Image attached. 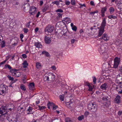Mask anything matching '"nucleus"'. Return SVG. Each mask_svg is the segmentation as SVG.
I'll use <instances>...</instances> for the list:
<instances>
[{"label": "nucleus", "instance_id": "obj_1", "mask_svg": "<svg viewBox=\"0 0 122 122\" xmlns=\"http://www.w3.org/2000/svg\"><path fill=\"white\" fill-rule=\"evenodd\" d=\"M99 51L100 54L103 56L102 58L104 60L106 61L108 58V56L106 51L107 49V47L104 45H101L99 46Z\"/></svg>", "mask_w": 122, "mask_h": 122}, {"label": "nucleus", "instance_id": "obj_2", "mask_svg": "<svg viewBox=\"0 0 122 122\" xmlns=\"http://www.w3.org/2000/svg\"><path fill=\"white\" fill-rule=\"evenodd\" d=\"M106 19L105 18H102V22L101 23V25L98 28V29H99L98 35V37L101 36L104 32V28L106 25Z\"/></svg>", "mask_w": 122, "mask_h": 122}, {"label": "nucleus", "instance_id": "obj_3", "mask_svg": "<svg viewBox=\"0 0 122 122\" xmlns=\"http://www.w3.org/2000/svg\"><path fill=\"white\" fill-rule=\"evenodd\" d=\"M43 77L46 81H53L55 79V76L52 73L48 72L45 74Z\"/></svg>", "mask_w": 122, "mask_h": 122}, {"label": "nucleus", "instance_id": "obj_4", "mask_svg": "<svg viewBox=\"0 0 122 122\" xmlns=\"http://www.w3.org/2000/svg\"><path fill=\"white\" fill-rule=\"evenodd\" d=\"M97 106L95 102L93 103L90 102L88 105V109L92 112H95L97 110Z\"/></svg>", "mask_w": 122, "mask_h": 122}, {"label": "nucleus", "instance_id": "obj_5", "mask_svg": "<svg viewBox=\"0 0 122 122\" xmlns=\"http://www.w3.org/2000/svg\"><path fill=\"white\" fill-rule=\"evenodd\" d=\"M54 30V27L52 26L48 25L46 27L45 29V34L50 35Z\"/></svg>", "mask_w": 122, "mask_h": 122}, {"label": "nucleus", "instance_id": "obj_6", "mask_svg": "<svg viewBox=\"0 0 122 122\" xmlns=\"http://www.w3.org/2000/svg\"><path fill=\"white\" fill-rule=\"evenodd\" d=\"M120 57H116L114 60V63L113 68L116 69L118 67L120 62Z\"/></svg>", "mask_w": 122, "mask_h": 122}, {"label": "nucleus", "instance_id": "obj_7", "mask_svg": "<svg viewBox=\"0 0 122 122\" xmlns=\"http://www.w3.org/2000/svg\"><path fill=\"white\" fill-rule=\"evenodd\" d=\"M6 86L3 84L0 85V95L5 93L6 90Z\"/></svg>", "mask_w": 122, "mask_h": 122}, {"label": "nucleus", "instance_id": "obj_8", "mask_svg": "<svg viewBox=\"0 0 122 122\" xmlns=\"http://www.w3.org/2000/svg\"><path fill=\"white\" fill-rule=\"evenodd\" d=\"M36 8L34 6H32L30 7L29 10V13L30 15H33L36 13Z\"/></svg>", "mask_w": 122, "mask_h": 122}, {"label": "nucleus", "instance_id": "obj_9", "mask_svg": "<svg viewBox=\"0 0 122 122\" xmlns=\"http://www.w3.org/2000/svg\"><path fill=\"white\" fill-rule=\"evenodd\" d=\"M7 118V120L9 121V122H17V119L16 117H10L8 116V118Z\"/></svg>", "mask_w": 122, "mask_h": 122}, {"label": "nucleus", "instance_id": "obj_10", "mask_svg": "<svg viewBox=\"0 0 122 122\" xmlns=\"http://www.w3.org/2000/svg\"><path fill=\"white\" fill-rule=\"evenodd\" d=\"M7 114H1L0 113V120L1 121H3L5 119L8 118V116Z\"/></svg>", "mask_w": 122, "mask_h": 122}, {"label": "nucleus", "instance_id": "obj_11", "mask_svg": "<svg viewBox=\"0 0 122 122\" xmlns=\"http://www.w3.org/2000/svg\"><path fill=\"white\" fill-rule=\"evenodd\" d=\"M120 97L119 95H117L114 99V102L118 104L120 103Z\"/></svg>", "mask_w": 122, "mask_h": 122}, {"label": "nucleus", "instance_id": "obj_12", "mask_svg": "<svg viewBox=\"0 0 122 122\" xmlns=\"http://www.w3.org/2000/svg\"><path fill=\"white\" fill-rule=\"evenodd\" d=\"M44 40L45 42L47 44H50L51 41V38L46 36H45Z\"/></svg>", "mask_w": 122, "mask_h": 122}, {"label": "nucleus", "instance_id": "obj_13", "mask_svg": "<svg viewBox=\"0 0 122 122\" xmlns=\"http://www.w3.org/2000/svg\"><path fill=\"white\" fill-rule=\"evenodd\" d=\"M28 88L30 90L32 91L35 89V84L33 82L30 83L28 85Z\"/></svg>", "mask_w": 122, "mask_h": 122}, {"label": "nucleus", "instance_id": "obj_14", "mask_svg": "<svg viewBox=\"0 0 122 122\" xmlns=\"http://www.w3.org/2000/svg\"><path fill=\"white\" fill-rule=\"evenodd\" d=\"M102 38L105 41H108L109 40V38L106 34H104L102 37Z\"/></svg>", "mask_w": 122, "mask_h": 122}, {"label": "nucleus", "instance_id": "obj_15", "mask_svg": "<svg viewBox=\"0 0 122 122\" xmlns=\"http://www.w3.org/2000/svg\"><path fill=\"white\" fill-rule=\"evenodd\" d=\"M107 8L104 7L101 10V16L102 17H104L105 15V12L106 11Z\"/></svg>", "mask_w": 122, "mask_h": 122}, {"label": "nucleus", "instance_id": "obj_16", "mask_svg": "<svg viewBox=\"0 0 122 122\" xmlns=\"http://www.w3.org/2000/svg\"><path fill=\"white\" fill-rule=\"evenodd\" d=\"M35 46H36V48H41L42 47V45L41 44V43L40 42H35L34 43Z\"/></svg>", "mask_w": 122, "mask_h": 122}, {"label": "nucleus", "instance_id": "obj_17", "mask_svg": "<svg viewBox=\"0 0 122 122\" xmlns=\"http://www.w3.org/2000/svg\"><path fill=\"white\" fill-rule=\"evenodd\" d=\"M108 87L107 83H104L102 84L100 86L101 88L103 90H106Z\"/></svg>", "mask_w": 122, "mask_h": 122}, {"label": "nucleus", "instance_id": "obj_18", "mask_svg": "<svg viewBox=\"0 0 122 122\" xmlns=\"http://www.w3.org/2000/svg\"><path fill=\"white\" fill-rule=\"evenodd\" d=\"M63 19V20H62L65 21L67 24L70 23L71 22L70 19L69 18L65 17Z\"/></svg>", "mask_w": 122, "mask_h": 122}, {"label": "nucleus", "instance_id": "obj_19", "mask_svg": "<svg viewBox=\"0 0 122 122\" xmlns=\"http://www.w3.org/2000/svg\"><path fill=\"white\" fill-rule=\"evenodd\" d=\"M42 55H44L46 56L47 57H49L50 56V54L47 52L46 51H44L42 52Z\"/></svg>", "mask_w": 122, "mask_h": 122}, {"label": "nucleus", "instance_id": "obj_20", "mask_svg": "<svg viewBox=\"0 0 122 122\" xmlns=\"http://www.w3.org/2000/svg\"><path fill=\"white\" fill-rule=\"evenodd\" d=\"M22 64L23 65V67L24 68H25L27 67L28 66V64L26 61H24L23 63Z\"/></svg>", "mask_w": 122, "mask_h": 122}, {"label": "nucleus", "instance_id": "obj_21", "mask_svg": "<svg viewBox=\"0 0 122 122\" xmlns=\"http://www.w3.org/2000/svg\"><path fill=\"white\" fill-rule=\"evenodd\" d=\"M5 42L4 40L2 41L1 42V47L3 48L5 46Z\"/></svg>", "mask_w": 122, "mask_h": 122}, {"label": "nucleus", "instance_id": "obj_22", "mask_svg": "<svg viewBox=\"0 0 122 122\" xmlns=\"http://www.w3.org/2000/svg\"><path fill=\"white\" fill-rule=\"evenodd\" d=\"M32 107H29V108L27 109V111H28L29 113H27V114H32L33 113V112H32Z\"/></svg>", "mask_w": 122, "mask_h": 122}, {"label": "nucleus", "instance_id": "obj_23", "mask_svg": "<svg viewBox=\"0 0 122 122\" xmlns=\"http://www.w3.org/2000/svg\"><path fill=\"white\" fill-rule=\"evenodd\" d=\"M7 68H8L10 70L12 69V67L10 65L6 64L5 66L4 69H6Z\"/></svg>", "mask_w": 122, "mask_h": 122}, {"label": "nucleus", "instance_id": "obj_24", "mask_svg": "<svg viewBox=\"0 0 122 122\" xmlns=\"http://www.w3.org/2000/svg\"><path fill=\"white\" fill-rule=\"evenodd\" d=\"M36 66L37 68L38 69H40L41 67V64L39 62L36 63Z\"/></svg>", "mask_w": 122, "mask_h": 122}, {"label": "nucleus", "instance_id": "obj_25", "mask_svg": "<svg viewBox=\"0 0 122 122\" xmlns=\"http://www.w3.org/2000/svg\"><path fill=\"white\" fill-rule=\"evenodd\" d=\"M17 71V70L16 69H11L10 71V72L11 73H12L13 74H14V73H15V72H16Z\"/></svg>", "mask_w": 122, "mask_h": 122}, {"label": "nucleus", "instance_id": "obj_26", "mask_svg": "<svg viewBox=\"0 0 122 122\" xmlns=\"http://www.w3.org/2000/svg\"><path fill=\"white\" fill-rule=\"evenodd\" d=\"M20 74V73L19 72H16L14 73V74H12L13 76H15L16 77H19Z\"/></svg>", "mask_w": 122, "mask_h": 122}, {"label": "nucleus", "instance_id": "obj_27", "mask_svg": "<svg viewBox=\"0 0 122 122\" xmlns=\"http://www.w3.org/2000/svg\"><path fill=\"white\" fill-rule=\"evenodd\" d=\"M52 4L54 5L56 4L57 5H59L60 4V2L59 1H56L53 2Z\"/></svg>", "mask_w": 122, "mask_h": 122}, {"label": "nucleus", "instance_id": "obj_28", "mask_svg": "<svg viewBox=\"0 0 122 122\" xmlns=\"http://www.w3.org/2000/svg\"><path fill=\"white\" fill-rule=\"evenodd\" d=\"M84 118V116L82 115L81 116H79L78 118V120L81 121Z\"/></svg>", "mask_w": 122, "mask_h": 122}, {"label": "nucleus", "instance_id": "obj_29", "mask_svg": "<svg viewBox=\"0 0 122 122\" xmlns=\"http://www.w3.org/2000/svg\"><path fill=\"white\" fill-rule=\"evenodd\" d=\"M37 106H38V107L39 108L38 110H42L45 109L46 108V107L45 106H40L39 105H37Z\"/></svg>", "mask_w": 122, "mask_h": 122}, {"label": "nucleus", "instance_id": "obj_30", "mask_svg": "<svg viewBox=\"0 0 122 122\" xmlns=\"http://www.w3.org/2000/svg\"><path fill=\"white\" fill-rule=\"evenodd\" d=\"M109 10L111 14L114 11V9L112 7H111L109 9Z\"/></svg>", "mask_w": 122, "mask_h": 122}, {"label": "nucleus", "instance_id": "obj_31", "mask_svg": "<svg viewBox=\"0 0 122 122\" xmlns=\"http://www.w3.org/2000/svg\"><path fill=\"white\" fill-rule=\"evenodd\" d=\"M7 77L9 80L11 81V82H12V81H13L14 78L11 77L10 76L8 75L7 76Z\"/></svg>", "mask_w": 122, "mask_h": 122}, {"label": "nucleus", "instance_id": "obj_32", "mask_svg": "<svg viewBox=\"0 0 122 122\" xmlns=\"http://www.w3.org/2000/svg\"><path fill=\"white\" fill-rule=\"evenodd\" d=\"M65 122H73L69 118H66L65 119Z\"/></svg>", "mask_w": 122, "mask_h": 122}, {"label": "nucleus", "instance_id": "obj_33", "mask_svg": "<svg viewBox=\"0 0 122 122\" xmlns=\"http://www.w3.org/2000/svg\"><path fill=\"white\" fill-rule=\"evenodd\" d=\"M108 17L110 19H112V18L114 19H116L117 20V17L115 16H114L112 15H110L108 16Z\"/></svg>", "mask_w": 122, "mask_h": 122}, {"label": "nucleus", "instance_id": "obj_34", "mask_svg": "<svg viewBox=\"0 0 122 122\" xmlns=\"http://www.w3.org/2000/svg\"><path fill=\"white\" fill-rule=\"evenodd\" d=\"M26 107L25 106L23 107H20V111L21 112H23L24 111H25L26 110Z\"/></svg>", "mask_w": 122, "mask_h": 122}, {"label": "nucleus", "instance_id": "obj_35", "mask_svg": "<svg viewBox=\"0 0 122 122\" xmlns=\"http://www.w3.org/2000/svg\"><path fill=\"white\" fill-rule=\"evenodd\" d=\"M60 82L59 81H56L55 83V85L57 86H58L60 85Z\"/></svg>", "mask_w": 122, "mask_h": 122}, {"label": "nucleus", "instance_id": "obj_36", "mask_svg": "<svg viewBox=\"0 0 122 122\" xmlns=\"http://www.w3.org/2000/svg\"><path fill=\"white\" fill-rule=\"evenodd\" d=\"M92 78H93V84H95L96 83V78L95 76L93 77Z\"/></svg>", "mask_w": 122, "mask_h": 122}, {"label": "nucleus", "instance_id": "obj_37", "mask_svg": "<svg viewBox=\"0 0 122 122\" xmlns=\"http://www.w3.org/2000/svg\"><path fill=\"white\" fill-rule=\"evenodd\" d=\"M20 89L23 90L25 91L26 90V88L24 86L21 85L20 86Z\"/></svg>", "mask_w": 122, "mask_h": 122}, {"label": "nucleus", "instance_id": "obj_38", "mask_svg": "<svg viewBox=\"0 0 122 122\" xmlns=\"http://www.w3.org/2000/svg\"><path fill=\"white\" fill-rule=\"evenodd\" d=\"M72 29L73 30L76 31L77 29V27L75 26H74L72 27Z\"/></svg>", "mask_w": 122, "mask_h": 122}, {"label": "nucleus", "instance_id": "obj_39", "mask_svg": "<svg viewBox=\"0 0 122 122\" xmlns=\"http://www.w3.org/2000/svg\"><path fill=\"white\" fill-rule=\"evenodd\" d=\"M56 11L57 12H59L62 13L63 12V10L61 9H58Z\"/></svg>", "mask_w": 122, "mask_h": 122}, {"label": "nucleus", "instance_id": "obj_40", "mask_svg": "<svg viewBox=\"0 0 122 122\" xmlns=\"http://www.w3.org/2000/svg\"><path fill=\"white\" fill-rule=\"evenodd\" d=\"M48 103L49 104V105H50V106H52V107H53V106H54L55 104L53 102H48Z\"/></svg>", "mask_w": 122, "mask_h": 122}, {"label": "nucleus", "instance_id": "obj_41", "mask_svg": "<svg viewBox=\"0 0 122 122\" xmlns=\"http://www.w3.org/2000/svg\"><path fill=\"white\" fill-rule=\"evenodd\" d=\"M59 98L60 99V100L62 101H63L64 100V97L62 95H60V96Z\"/></svg>", "mask_w": 122, "mask_h": 122}, {"label": "nucleus", "instance_id": "obj_42", "mask_svg": "<svg viewBox=\"0 0 122 122\" xmlns=\"http://www.w3.org/2000/svg\"><path fill=\"white\" fill-rule=\"evenodd\" d=\"M30 22H29L28 23L26 24V27L27 28H29L30 25Z\"/></svg>", "mask_w": 122, "mask_h": 122}, {"label": "nucleus", "instance_id": "obj_43", "mask_svg": "<svg viewBox=\"0 0 122 122\" xmlns=\"http://www.w3.org/2000/svg\"><path fill=\"white\" fill-rule=\"evenodd\" d=\"M23 31L25 33H27L28 31V29L26 28H24Z\"/></svg>", "mask_w": 122, "mask_h": 122}, {"label": "nucleus", "instance_id": "obj_44", "mask_svg": "<svg viewBox=\"0 0 122 122\" xmlns=\"http://www.w3.org/2000/svg\"><path fill=\"white\" fill-rule=\"evenodd\" d=\"M89 90L90 91H92L93 89L92 86H91V85L89 87Z\"/></svg>", "mask_w": 122, "mask_h": 122}, {"label": "nucleus", "instance_id": "obj_45", "mask_svg": "<svg viewBox=\"0 0 122 122\" xmlns=\"http://www.w3.org/2000/svg\"><path fill=\"white\" fill-rule=\"evenodd\" d=\"M58 106H56L55 104L54 105V106H53V107L52 109L53 110H54L56 109V108H57Z\"/></svg>", "mask_w": 122, "mask_h": 122}, {"label": "nucleus", "instance_id": "obj_46", "mask_svg": "<svg viewBox=\"0 0 122 122\" xmlns=\"http://www.w3.org/2000/svg\"><path fill=\"white\" fill-rule=\"evenodd\" d=\"M17 80H18L17 79H16L15 80H14V79L13 81H12V82H10V83H11V84H13V83H15L16 82Z\"/></svg>", "mask_w": 122, "mask_h": 122}, {"label": "nucleus", "instance_id": "obj_47", "mask_svg": "<svg viewBox=\"0 0 122 122\" xmlns=\"http://www.w3.org/2000/svg\"><path fill=\"white\" fill-rule=\"evenodd\" d=\"M75 1L74 0H71V3L73 5H74L75 4Z\"/></svg>", "mask_w": 122, "mask_h": 122}, {"label": "nucleus", "instance_id": "obj_48", "mask_svg": "<svg viewBox=\"0 0 122 122\" xmlns=\"http://www.w3.org/2000/svg\"><path fill=\"white\" fill-rule=\"evenodd\" d=\"M102 99L103 100H104L107 101H108V99L107 97H103L102 98Z\"/></svg>", "mask_w": 122, "mask_h": 122}, {"label": "nucleus", "instance_id": "obj_49", "mask_svg": "<svg viewBox=\"0 0 122 122\" xmlns=\"http://www.w3.org/2000/svg\"><path fill=\"white\" fill-rule=\"evenodd\" d=\"M90 4L92 6H94L95 5V4L94 3V2L92 1H90Z\"/></svg>", "mask_w": 122, "mask_h": 122}, {"label": "nucleus", "instance_id": "obj_50", "mask_svg": "<svg viewBox=\"0 0 122 122\" xmlns=\"http://www.w3.org/2000/svg\"><path fill=\"white\" fill-rule=\"evenodd\" d=\"M89 114V112H86L84 113V115L86 117Z\"/></svg>", "mask_w": 122, "mask_h": 122}, {"label": "nucleus", "instance_id": "obj_51", "mask_svg": "<svg viewBox=\"0 0 122 122\" xmlns=\"http://www.w3.org/2000/svg\"><path fill=\"white\" fill-rule=\"evenodd\" d=\"M22 56V57L24 58H26L27 57V56L25 54H23Z\"/></svg>", "mask_w": 122, "mask_h": 122}, {"label": "nucleus", "instance_id": "obj_52", "mask_svg": "<svg viewBox=\"0 0 122 122\" xmlns=\"http://www.w3.org/2000/svg\"><path fill=\"white\" fill-rule=\"evenodd\" d=\"M47 10V8L46 7H45L43 8L42 9L43 11L44 12L46 11Z\"/></svg>", "mask_w": 122, "mask_h": 122}, {"label": "nucleus", "instance_id": "obj_53", "mask_svg": "<svg viewBox=\"0 0 122 122\" xmlns=\"http://www.w3.org/2000/svg\"><path fill=\"white\" fill-rule=\"evenodd\" d=\"M79 5H80V8H81V7H82L83 6H84V7H85L86 6V5H85V4H83V5H82L81 4H79Z\"/></svg>", "mask_w": 122, "mask_h": 122}, {"label": "nucleus", "instance_id": "obj_54", "mask_svg": "<svg viewBox=\"0 0 122 122\" xmlns=\"http://www.w3.org/2000/svg\"><path fill=\"white\" fill-rule=\"evenodd\" d=\"M58 16L59 17H61L62 16V14L60 13H58L57 14Z\"/></svg>", "mask_w": 122, "mask_h": 122}, {"label": "nucleus", "instance_id": "obj_55", "mask_svg": "<svg viewBox=\"0 0 122 122\" xmlns=\"http://www.w3.org/2000/svg\"><path fill=\"white\" fill-rule=\"evenodd\" d=\"M24 37V35L22 34H20V38L21 40Z\"/></svg>", "mask_w": 122, "mask_h": 122}, {"label": "nucleus", "instance_id": "obj_56", "mask_svg": "<svg viewBox=\"0 0 122 122\" xmlns=\"http://www.w3.org/2000/svg\"><path fill=\"white\" fill-rule=\"evenodd\" d=\"M75 41V40L74 39H71V41L72 43H74Z\"/></svg>", "mask_w": 122, "mask_h": 122}, {"label": "nucleus", "instance_id": "obj_57", "mask_svg": "<svg viewBox=\"0 0 122 122\" xmlns=\"http://www.w3.org/2000/svg\"><path fill=\"white\" fill-rule=\"evenodd\" d=\"M66 2V5H69L70 3V2L69 1H65Z\"/></svg>", "mask_w": 122, "mask_h": 122}, {"label": "nucleus", "instance_id": "obj_58", "mask_svg": "<svg viewBox=\"0 0 122 122\" xmlns=\"http://www.w3.org/2000/svg\"><path fill=\"white\" fill-rule=\"evenodd\" d=\"M40 14V12L39 11H38L36 15V17L37 18H38V17L39 16Z\"/></svg>", "mask_w": 122, "mask_h": 122}, {"label": "nucleus", "instance_id": "obj_59", "mask_svg": "<svg viewBox=\"0 0 122 122\" xmlns=\"http://www.w3.org/2000/svg\"><path fill=\"white\" fill-rule=\"evenodd\" d=\"M53 69V70H56V68L55 66H52L51 67Z\"/></svg>", "mask_w": 122, "mask_h": 122}, {"label": "nucleus", "instance_id": "obj_60", "mask_svg": "<svg viewBox=\"0 0 122 122\" xmlns=\"http://www.w3.org/2000/svg\"><path fill=\"white\" fill-rule=\"evenodd\" d=\"M61 33L63 35H64V36H65L66 34V32H65V33H64V31H62L61 32Z\"/></svg>", "mask_w": 122, "mask_h": 122}, {"label": "nucleus", "instance_id": "obj_61", "mask_svg": "<svg viewBox=\"0 0 122 122\" xmlns=\"http://www.w3.org/2000/svg\"><path fill=\"white\" fill-rule=\"evenodd\" d=\"M39 30V28L38 27L36 28L35 30L36 32H37Z\"/></svg>", "mask_w": 122, "mask_h": 122}, {"label": "nucleus", "instance_id": "obj_62", "mask_svg": "<svg viewBox=\"0 0 122 122\" xmlns=\"http://www.w3.org/2000/svg\"><path fill=\"white\" fill-rule=\"evenodd\" d=\"M122 114V111L120 112V111H119L118 112V114L119 116H120V115H121V114Z\"/></svg>", "mask_w": 122, "mask_h": 122}, {"label": "nucleus", "instance_id": "obj_63", "mask_svg": "<svg viewBox=\"0 0 122 122\" xmlns=\"http://www.w3.org/2000/svg\"><path fill=\"white\" fill-rule=\"evenodd\" d=\"M119 71L120 72H122V66L120 68Z\"/></svg>", "mask_w": 122, "mask_h": 122}, {"label": "nucleus", "instance_id": "obj_64", "mask_svg": "<svg viewBox=\"0 0 122 122\" xmlns=\"http://www.w3.org/2000/svg\"><path fill=\"white\" fill-rule=\"evenodd\" d=\"M118 93L119 94H122V90H121L118 91Z\"/></svg>", "mask_w": 122, "mask_h": 122}]
</instances>
